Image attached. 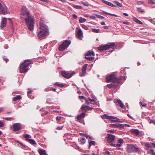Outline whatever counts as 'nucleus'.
Wrapping results in <instances>:
<instances>
[{
  "instance_id": "nucleus-62",
  "label": "nucleus",
  "mask_w": 155,
  "mask_h": 155,
  "mask_svg": "<svg viewBox=\"0 0 155 155\" xmlns=\"http://www.w3.org/2000/svg\"><path fill=\"white\" fill-rule=\"evenodd\" d=\"M60 0L63 3H65L66 2V1L65 0Z\"/></svg>"
},
{
  "instance_id": "nucleus-6",
  "label": "nucleus",
  "mask_w": 155,
  "mask_h": 155,
  "mask_svg": "<svg viewBox=\"0 0 155 155\" xmlns=\"http://www.w3.org/2000/svg\"><path fill=\"white\" fill-rule=\"evenodd\" d=\"M101 117L103 119H107L111 120V123H115L116 122H122V121L119 120V119L117 118L116 117L111 116H108L106 114H104Z\"/></svg>"
},
{
  "instance_id": "nucleus-42",
  "label": "nucleus",
  "mask_w": 155,
  "mask_h": 155,
  "mask_svg": "<svg viewBox=\"0 0 155 155\" xmlns=\"http://www.w3.org/2000/svg\"><path fill=\"white\" fill-rule=\"evenodd\" d=\"M118 143H120L121 144L123 143H124V141L122 139H120L119 140H118Z\"/></svg>"
},
{
  "instance_id": "nucleus-12",
  "label": "nucleus",
  "mask_w": 155,
  "mask_h": 155,
  "mask_svg": "<svg viewBox=\"0 0 155 155\" xmlns=\"http://www.w3.org/2000/svg\"><path fill=\"white\" fill-rule=\"evenodd\" d=\"M62 75L64 77L67 78H70L73 75L72 74L69 73L65 71H62Z\"/></svg>"
},
{
  "instance_id": "nucleus-26",
  "label": "nucleus",
  "mask_w": 155,
  "mask_h": 155,
  "mask_svg": "<svg viewBox=\"0 0 155 155\" xmlns=\"http://www.w3.org/2000/svg\"><path fill=\"white\" fill-rule=\"evenodd\" d=\"M21 98V97L20 95H18L16 97H15L13 98V100L14 101H16L20 99Z\"/></svg>"
},
{
  "instance_id": "nucleus-39",
  "label": "nucleus",
  "mask_w": 155,
  "mask_h": 155,
  "mask_svg": "<svg viewBox=\"0 0 155 155\" xmlns=\"http://www.w3.org/2000/svg\"><path fill=\"white\" fill-rule=\"evenodd\" d=\"M92 30L93 32L97 33L99 32L100 31V30L98 29H93Z\"/></svg>"
},
{
  "instance_id": "nucleus-11",
  "label": "nucleus",
  "mask_w": 155,
  "mask_h": 155,
  "mask_svg": "<svg viewBox=\"0 0 155 155\" xmlns=\"http://www.w3.org/2000/svg\"><path fill=\"white\" fill-rule=\"evenodd\" d=\"M13 131H17L21 129V125L20 123L14 124L11 128Z\"/></svg>"
},
{
  "instance_id": "nucleus-59",
  "label": "nucleus",
  "mask_w": 155,
  "mask_h": 155,
  "mask_svg": "<svg viewBox=\"0 0 155 155\" xmlns=\"http://www.w3.org/2000/svg\"><path fill=\"white\" fill-rule=\"evenodd\" d=\"M3 110H4V109L3 108H2V107L0 108V113L2 112L3 111Z\"/></svg>"
},
{
  "instance_id": "nucleus-18",
  "label": "nucleus",
  "mask_w": 155,
  "mask_h": 155,
  "mask_svg": "<svg viewBox=\"0 0 155 155\" xmlns=\"http://www.w3.org/2000/svg\"><path fill=\"white\" fill-rule=\"evenodd\" d=\"M102 2L106 4L107 5H108L109 6H110L111 7H116V6H115V5H114L111 3L109 2H108L106 1L103 0L102 1Z\"/></svg>"
},
{
  "instance_id": "nucleus-5",
  "label": "nucleus",
  "mask_w": 155,
  "mask_h": 155,
  "mask_svg": "<svg viewBox=\"0 0 155 155\" xmlns=\"http://www.w3.org/2000/svg\"><path fill=\"white\" fill-rule=\"evenodd\" d=\"M106 80L107 82H116L118 84L120 83V81L118 78H117L114 74H111L107 76L106 77Z\"/></svg>"
},
{
  "instance_id": "nucleus-45",
  "label": "nucleus",
  "mask_w": 155,
  "mask_h": 155,
  "mask_svg": "<svg viewBox=\"0 0 155 155\" xmlns=\"http://www.w3.org/2000/svg\"><path fill=\"white\" fill-rule=\"evenodd\" d=\"M141 106L143 107H146L147 105V104L144 103L143 102H141L140 103Z\"/></svg>"
},
{
  "instance_id": "nucleus-46",
  "label": "nucleus",
  "mask_w": 155,
  "mask_h": 155,
  "mask_svg": "<svg viewBox=\"0 0 155 155\" xmlns=\"http://www.w3.org/2000/svg\"><path fill=\"white\" fill-rule=\"evenodd\" d=\"M85 137L87 138L88 139L89 138L90 139L92 140V138L91 137H90L89 135H85Z\"/></svg>"
},
{
  "instance_id": "nucleus-29",
  "label": "nucleus",
  "mask_w": 155,
  "mask_h": 155,
  "mask_svg": "<svg viewBox=\"0 0 155 155\" xmlns=\"http://www.w3.org/2000/svg\"><path fill=\"white\" fill-rule=\"evenodd\" d=\"M109 127H112L117 128L118 127V124H112L109 125Z\"/></svg>"
},
{
  "instance_id": "nucleus-43",
  "label": "nucleus",
  "mask_w": 155,
  "mask_h": 155,
  "mask_svg": "<svg viewBox=\"0 0 155 155\" xmlns=\"http://www.w3.org/2000/svg\"><path fill=\"white\" fill-rule=\"evenodd\" d=\"M114 85L113 84H109L107 85V86L109 88H111L112 87H114Z\"/></svg>"
},
{
  "instance_id": "nucleus-4",
  "label": "nucleus",
  "mask_w": 155,
  "mask_h": 155,
  "mask_svg": "<svg viewBox=\"0 0 155 155\" xmlns=\"http://www.w3.org/2000/svg\"><path fill=\"white\" fill-rule=\"evenodd\" d=\"M27 62H30V61L29 60H25L20 65L19 70L21 73H24L28 70L29 63H27Z\"/></svg>"
},
{
  "instance_id": "nucleus-16",
  "label": "nucleus",
  "mask_w": 155,
  "mask_h": 155,
  "mask_svg": "<svg viewBox=\"0 0 155 155\" xmlns=\"http://www.w3.org/2000/svg\"><path fill=\"white\" fill-rule=\"evenodd\" d=\"M77 36L78 38L81 39L83 37V32L81 29L78 30L77 32Z\"/></svg>"
},
{
  "instance_id": "nucleus-44",
  "label": "nucleus",
  "mask_w": 155,
  "mask_h": 155,
  "mask_svg": "<svg viewBox=\"0 0 155 155\" xmlns=\"http://www.w3.org/2000/svg\"><path fill=\"white\" fill-rule=\"evenodd\" d=\"M143 2L142 1H138L137 3V4L138 5H142L143 4Z\"/></svg>"
},
{
  "instance_id": "nucleus-32",
  "label": "nucleus",
  "mask_w": 155,
  "mask_h": 155,
  "mask_svg": "<svg viewBox=\"0 0 155 155\" xmlns=\"http://www.w3.org/2000/svg\"><path fill=\"white\" fill-rule=\"evenodd\" d=\"M54 85L60 87H63L64 86V85L63 84H60L59 82H56L54 84Z\"/></svg>"
},
{
  "instance_id": "nucleus-47",
  "label": "nucleus",
  "mask_w": 155,
  "mask_h": 155,
  "mask_svg": "<svg viewBox=\"0 0 155 155\" xmlns=\"http://www.w3.org/2000/svg\"><path fill=\"white\" fill-rule=\"evenodd\" d=\"M5 126L4 123L2 121H0V127H4Z\"/></svg>"
},
{
  "instance_id": "nucleus-50",
  "label": "nucleus",
  "mask_w": 155,
  "mask_h": 155,
  "mask_svg": "<svg viewBox=\"0 0 155 155\" xmlns=\"http://www.w3.org/2000/svg\"><path fill=\"white\" fill-rule=\"evenodd\" d=\"M61 117L58 116L56 117V119L58 120L59 121L61 120Z\"/></svg>"
},
{
  "instance_id": "nucleus-7",
  "label": "nucleus",
  "mask_w": 155,
  "mask_h": 155,
  "mask_svg": "<svg viewBox=\"0 0 155 155\" xmlns=\"http://www.w3.org/2000/svg\"><path fill=\"white\" fill-rule=\"evenodd\" d=\"M115 45V44L114 42L109 43L107 44H106L102 45L98 47V49L99 50H106L110 48L114 47Z\"/></svg>"
},
{
  "instance_id": "nucleus-27",
  "label": "nucleus",
  "mask_w": 155,
  "mask_h": 155,
  "mask_svg": "<svg viewBox=\"0 0 155 155\" xmlns=\"http://www.w3.org/2000/svg\"><path fill=\"white\" fill-rule=\"evenodd\" d=\"M86 21V19L85 18L80 17V19L79 20L80 23H84Z\"/></svg>"
},
{
  "instance_id": "nucleus-51",
  "label": "nucleus",
  "mask_w": 155,
  "mask_h": 155,
  "mask_svg": "<svg viewBox=\"0 0 155 155\" xmlns=\"http://www.w3.org/2000/svg\"><path fill=\"white\" fill-rule=\"evenodd\" d=\"M121 144L120 143H118V144H116L115 147H119L121 146Z\"/></svg>"
},
{
  "instance_id": "nucleus-3",
  "label": "nucleus",
  "mask_w": 155,
  "mask_h": 155,
  "mask_svg": "<svg viewBox=\"0 0 155 155\" xmlns=\"http://www.w3.org/2000/svg\"><path fill=\"white\" fill-rule=\"evenodd\" d=\"M85 104H86L87 105H83L81 107V110H85L87 111L88 110H92L93 108L91 107L88 106L90 104H96L97 105L99 106V104L96 101V100L93 98V99L89 97L87 100H85Z\"/></svg>"
},
{
  "instance_id": "nucleus-20",
  "label": "nucleus",
  "mask_w": 155,
  "mask_h": 155,
  "mask_svg": "<svg viewBox=\"0 0 155 155\" xmlns=\"http://www.w3.org/2000/svg\"><path fill=\"white\" fill-rule=\"evenodd\" d=\"M85 113H82L80 115H78L77 117V119L78 120H81L83 117L85 116Z\"/></svg>"
},
{
  "instance_id": "nucleus-25",
  "label": "nucleus",
  "mask_w": 155,
  "mask_h": 155,
  "mask_svg": "<svg viewBox=\"0 0 155 155\" xmlns=\"http://www.w3.org/2000/svg\"><path fill=\"white\" fill-rule=\"evenodd\" d=\"M73 6L74 8L77 9H81L83 8L82 7L79 5H73Z\"/></svg>"
},
{
  "instance_id": "nucleus-9",
  "label": "nucleus",
  "mask_w": 155,
  "mask_h": 155,
  "mask_svg": "<svg viewBox=\"0 0 155 155\" xmlns=\"http://www.w3.org/2000/svg\"><path fill=\"white\" fill-rule=\"evenodd\" d=\"M8 13L9 10L7 7L5 5L3 6L0 2V14L5 15Z\"/></svg>"
},
{
  "instance_id": "nucleus-30",
  "label": "nucleus",
  "mask_w": 155,
  "mask_h": 155,
  "mask_svg": "<svg viewBox=\"0 0 155 155\" xmlns=\"http://www.w3.org/2000/svg\"><path fill=\"white\" fill-rule=\"evenodd\" d=\"M114 2L119 7H123V5L121 4L118 2L117 1H114Z\"/></svg>"
},
{
  "instance_id": "nucleus-19",
  "label": "nucleus",
  "mask_w": 155,
  "mask_h": 155,
  "mask_svg": "<svg viewBox=\"0 0 155 155\" xmlns=\"http://www.w3.org/2000/svg\"><path fill=\"white\" fill-rule=\"evenodd\" d=\"M94 52L90 50L88 51L87 53L86 54V56H94Z\"/></svg>"
},
{
  "instance_id": "nucleus-21",
  "label": "nucleus",
  "mask_w": 155,
  "mask_h": 155,
  "mask_svg": "<svg viewBox=\"0 0 155 155\" xmlns=\"http://www.w3.org/2000/svg\"><path fill=\"white\" fill-rule=\"evenodd\" d=\"M131 132L135 134L136 136H137L139 134V132L138 130L134 129L132 130Z\"/></svg>"
},
{
  "instance_id": "nucleus-48",
  "label": "nucleus",
  "mask_w": 155,
  "mask_h": 155,
  "mask_svg": "<svg viewBox=\"0 0 155 155\" xmlns=\"http://www.w3.org/2000/svg\"><path fill=\"white\" fill-rule=\"evenodd\" d=\"M97 17H98L100 18L103 19V18H104V17L103 16L99 15H97Z\"/></svg>"
},
{
  "instance_id": "nucleus-31",
  "label": "nucleus",
  "mask_w": 155,
  "mask_h": 155,
  "mask_svg": "<svg viewBox=\"0 0 155 155\" xmlns=\"http://www.w3.org/2000/svg\"><path fill=\"white\" fill-rule=\"evenodd\" d=\"M85 58L86 59H87L89 61H92L94 59V57H89L88 56H86L85 57Z\"/></svg>"
},
{
  "instance_id": "nucleus-40",
  "label": "nucleus",
  "mask_w": 155,
  "mask_h": 155,
  "mask_svg": "<svg viewBox=\"0 0 155 155\" xmlns=\"http://www.w3.org/2000/svg\"><path fill=\"white\" fill-rule=\"evenodd\" d=\"M148 2L149 4L151 5H153L154 4V2L153 0H148Z\"/></svg>"
},
{
  "instance_id": "nucleus-54",
  "label": "nucleus",
  "mask_w": 155,
  "mask_h": 155,
  "mask_svg": "<svg viewBox=\"0 0 155 155\" xmlns=\"http://www.w3.org/2000/svg\"><path fill=\"white\" fill-rule=\"evenodd\" d=\"M62 128H63V127H58L57 128V129L58 130H61L62 129Z\"/></svg>"
},
{
  "instance_id": "nucleus-61",
  "label": "nucleus",
  "mask_w": 155,
  "mask_h": 155,
  "mask_svg": "<svg viewBox=\"0 0 155 155\" xmlns=\"http://www.w3.org/2000/svg\"><path fill=\"white\" fill-rule=\"evenodd\" d=\"M103 13L104 14H106L107 15H109V14H110V13H108V12H104V11L103 12Z\"/></svg>"
},
{
  "instance_id": "nucleus-41",
  "label": "nucleus",
  "mask_w": 155,
  "mask_h": 155,
  "mask_svg": "<svg viewBox=\"0 0 155 155\" xmlns=\"http://www.w3.org/2000/svg\"><path fill=\"white\" fill-rule=\"evenodd\" d=\"M25 138L28 141V139H29V138H31V136L27 134L25 135Z\"/></svg>"
},
{
  "instance_id": "nucleus-2",
  "label": "nucleus",
  "mask_w": 155,
  "mask_h": 155,
  "mask_svg": "<svg viewBox=\"0 0 155 155\" xmlns=\"http://www.w3.org/2000/svg\"><path fill=\"white\" fill-rule=\"evenodd\" d=\"M49 34L48 27L41 19L40 21V30L38 34V36L40 39L45 38Z\"/></svg>"
},
{
  "instance_id": "nucleus-38",
  "label": "nucleus",
  "mask_w": 155,
  "mask_h": 155,
  "mask_svg": "<svg viewBox=\"0 0 155 155\" xmlns=\"http://www.w3.org/2000/svg\"><path fill=\"white\" fill-rule=\"evenodd\" d=\"M137 11L139 12H144V10L142 9L141 8H137Z\"/></svg>"
},
{
  "instance_id": "nucleus-23",
  "label": "nucleus",
  "mask_w": 155,
  "mask_h": 155,
  "mask_svg": "<svg viewBox=\"0 0 155 155\" xmlns=\"http://www.w3.org/2000/svg\"><path fill=\"white\" fill-rule=\"evenodd\" d=\"M133 20L134 21L136 22L137 23L139 24H142L143 23L140 21L139 20H138L136 18H133Z\"/></svg>"
},
{
  "instance_id": "nucleus-8",
  "label": "nucleus",
  "mask_w": 155,
  "mask_h": 155,
  "mask_svg": "<svg viewBox=\"0 0 155 155\" xmlns=\"http://www.w3.org/2000/svg\"><path fill=\"white\" fill-rule=\"evenodd\" d=\"M70 43L71 41H70L66 40L59 46V50H64L68 46Z\"/></svg>"
},
{
  "instance_id": "nucleus-49",
  "label": "nucleus",
  "mask_w": 155,
  "mask_h": 155,
  "mask_svg": "<svg viewBox=\"0 0 155 155\" xmlns=\"http://www.w3.org/2000/svg\"><path fill=\"white\" fill-rule=\"evenodd\" d=\"M115 130H108L107 132H110L111 133H114L115 132Z\"/></svg>"
},
{
  "instance_id": "nucleus-35",
  "label": "nucleus",
  "mask_w": 155,
  "mask_h": 155,
  "mask_svg": "<svg viewBox=\"0 0 155 155\" xmlns=\"http://www.w3.org/2000/svg\"><path fill=\"white\" fill-rule=\"evenodd\" d=\"M145 146L146 147V149H148L150 147V144L148 143H146L145 144Z\"/></svg>"
},
{
  "instance_id": "nucleus-28",
  "label": "nucleus",
  "mask_w": 155,
  "mask_h": 155,
  "mask_svg": "<svg viewBox=\"0 0 155 155\" xmlns=\"http://www.w3.org/2000/svg\"><path fill=\"white\" fill-rule=\"evenodd\" d=\"M28 141L31 144H36L35 141L33 139H28Z\"/></svg>"
},
{
  "instance_id": "nucleus-57",
  "label": "nucleus",
  "mask_w": 155,
  "mask_h": 155,
  "mask_svg": "<svg viewBox=\"0 0 155 155\" xmlns=\"http://www.w3.org/2000/svg\"><path fill=\"white\" fill-rule=\"evenodd\" d=\"M101 24L102 25H105V23L104 21H102L101 22Z\"/></svg>"
},
{
  "instance_id": "nucleus-58",
  "label": "nucleus",
  "mask_w": 155,
  "mask_h": 155,
  "mask_svg": "<svg viewBox=\"0 0 155 155\" xmlns=\"http://www.w3.org/2000/svg\"><path fill=\"white\" fill-rule=\"evenodd\" d=\"M73 17L74 18H76L77 17V15L75 14H74L73 15Z\"/></svg>"
},
{
  "instance_id": "nucleus-13",
  "label": "nucleus",
  "mask_w": 155,
  "mask_h": 155,
  "mask_svg": "<svg viewBox=\"0 0 155 155\" xmlns=\"http://www.w3.org/2000/svg\"><path fill=\"white\" fill-rule=\"evenodd\" d=\"M107 141L109 143H110L115 140V136L113 135L110 134H107Z\"/></svg>"
},
{
  "instance_id": "nucleus-22",
  "label": "nucleus",
  "mask_w": 155,
  "mask_h": 155,
  "mask_svg": "<svg viewBox=\"0 0 155 155\" xmlns=\"http://www.w3.org/2000/svg\"><path fill=\"white\" fill-rule=\"evenodd\" d=\"M117 102L118 103L120 106L121 108H123L125 107L124 104H123L122 101L119 99H117Z\"/></svg>"
},
{
  "instance_id": "nucleus-53",
  "label": "nucleus",
  "mask_w": 155,
  "mask_h": 155,
  "mask_svg": "<svg viewBox=\"0 0 155 155\" xmlns=\"http://www.w3.org/2000/svg\"><path fill=\"white\" fill-rule=\"evenodd\" d=\"M123 23L124 24H127V25H129V24H130V22H128V21H124L123 22Z\"/></svg>"
},
{
  "instance_id": "nucleus-33",
  "label": "nucleus",
  "mask_w": 155,
  "mask_h": 155,
  "mask_svg": "<svg viewBox=\"0 0 155 155\" xmlns=\"http://www.w3.org/2000/svg\"><path fill=\"white\" fill-rule=\"evenodd\" d=\"M118 127H120V128H123L124 127V125H126L127 126H128V125L126 124H118Z\"/></svg>"
},
{
  "instance_id": "nucleus-10",
  "label": "nucleus",
  "mask_w": 155,
  "mask_h": 155,
  "mask_svg": "<svg viewBox=\"0 0 155 155\" xmlns=\"http://www.w3.org/2000/svg\"><path fill=\"white\" fill-rule=\"evenodd\" d=\"M127 150L129 152L133 151L138 152L139 151V148L133 145H128L127 147Z\"/></svg>"
},
{
  "instance_id": "nucleus-52",
  "label": "nucleus",
  "mask_w": 155,
  "mask_h": 155,
  "mask_svg": "<svg viewBox=\"0 0 155 155\" xmlns=\"http://www.w3.org/2000/svg\"><path fill=\"white\" fill-rule=\"evenodd\" d=\"M150 153H152L153 155H155V154L154 152V151L152 149H151L150 150Z\"/></svg>"
},
{
  "instance_id": "nucleus-15",
  "label": "nucleus",
  "mask_w": 155,
  "mask_h": 155,
  "mask_svg": "<svg viewBox=\"0 0 155 155\" xmlns=\"http://www.w3.org/2000/svg\"><path fill=\"white\" fill-rule=\"evenodd\" d=\"M87 65V64H85L83 66L82 69V73L80 74V76L83 77L85 75L86 73V70Z\"/></svg>"
},
{
  "instance_id": "nucleus-60",
  "label": "nucleus",
  "mask_w": 155,
  "mask_h": 155,
  "mask_svg": "<svg viewBox=\"0 0 155 155\" xmlns=\"http://www.w3.org/2000/svg\"><path fill=\"white\" fill-rule=\"evenodd\" d=\"M109 15H114V16H116V17H117V15H115V14H112L110 13Z\"/></svg>"
},
{
  "instance_id": "nucleus-56",
  "label": "nucleus",
  "mask_w": 155,
  "mask_h": 155,
  "mask_svg": "<svg viewBox=\"0 0 155 155\" xmlns=\"http://www.w3.org/2000/svg\"><path fill=\"white\" fill-rule=\"evenodd\" d=\"M90 17L92 19H95L96 18L94 16H90Z\"/></svg>"
},
{
  "instance_id": "nucleus-14",
  "label": "nucleus",
  "mask_w": 155,
  "mask_h": 155,
  "mask_svg": "<svg viewBox=\"0 0 155 155\" xmlns=\"http://www.w3.org/2000/svg\"><path fill=\"white\" fill-rule=\"evenodd\" d=\"M7 22V18L5 17L2 18V20L1 21V24L0 26V27L2 28H4L6 26Z\"/></svg>"
},
{
  "instance_id": "nucleus-24",
  "label": "nucleus",
  "mask_w": 155,
  "mask_h": 155,
  "mask_svg": "<svg viewBox=\"0 0 155 155\" xmlns=\"http://www.w3.org/2000/svg\"><path fill=\"white\" fill-rule=\"evenodd\" d=\"M79 140H80L81 143L82 144H84L85 142V139L82 137L79 139Z\"/></svg>"
},
{
  "instance_id": "nucleus-63",
  "label": "nucleus",
  "mask_w": 155,
  "mask_h": 155,
  "mask_svg": "<svg viewBox=\"0 0 155 155\" xmlns=\"http://www.w3.org/2000/svg\"><path fill=\"white\" fill-rule=\"evenodd\" d=\"M110 145H111V146H115V147L116 144H114V143H110Z\"/></svg>"
},
{
  "instance_id": "nucleus-17",
  "label": "nucleus",
  "mask_w": 155,
  "mask_h": 155,
  "mask_svg": "<svg viewBox=\"0 0 155 155\" xmlns=\"http://www.w3.org/2000/svg\"><path fill=\"white\" fill-rule=\"evenodd\" d=\"M38 152L40 154V155H48L46 153V152L45 150L40 149L38 150Z\"/></svg>"
},
{
  "instance_id": "nucleus-55",
  "label": "nucleus",
  "mask_w": 155,
  "mask_h": 155,
  "mask_svg": "<svg viewBox=\"0 0 155 155\" xmlns=\"http://www.w3.org/2000/svg\"><path fill=\"white\" fill-rule=\"evenodd\" d=\"M4 60L6 62H7L9 61V59L7 58H4Z\"/></svg>"
},
{
  "instance_id": "nucleus-1",
  "label": "nucleus",
  "mask_w": 155,
  "mask_h": 155,
  "mask_svg": "<svg viewBox=\"0 0 155 155\" xmlns=\"http://www.w3.org/2000/svg\"><path fill=\"white\" fill-rule=\"evenodd\" d=\"M21 17L24 18L28 29L30 31L32 30L34 27V18L25 7H23L21 9Z\"/></svg>"
},
{
  "instance_id": "nucleus-37",
  "label": "nucleus",
  "mask_w": 155,
  "mask_h": 155,
  "mask_svg": "<svg viewBox=\"0 0 155 155\" xmlns=\"http://www.w3.org/2000/svg\"><path fill=\"white\" fill-rule=\"evenodd\" d=\"M82 27L86 30H88L89 29V28L87 26L83 24L82 25Z\"/></svg>"
},
{
  "instance_id": "nucleus-36",
  "label": "nucleus",
  "mask_w": 155,
  "mask_h": 155,
  "mask_svg": "<svg viewBox=\"0 0 155 155\" xmlns=\"http://www.w3.org/2000/svg\"><path fill=\"white\" fill-rule=\"evenodd\" d=\"M89 148H90V147L91 146V145H94V144L95 142L94 141H89Z\"/></svg>"
},
{
  "instance_id": "nucleus-64",
  "label": "nucleus",
  "mask_w": 155,
  "mask_h": 155,
  "mask_svg": "<svg viewBox=\"0 0 155 155\" xmlns=\"http://www.w3.org/2000/svg\"><path fill=\"white\" fill-rule=\"evenodd\" d=\"M24 148H26L27 147V146L23 144L22 145H21Z\"/></svg>"
},
{
  "instance_id": "nucleus-34",
  "label": "nucleus",
  "mask_w": 155,
  "mask_h": 155,
  "mask_svg": "<svg viewBox=\"0 0 155 155\" xmlns=\"http://www.w3.org/2000/svg\"><path fill=\"white\" fill-rule=\"evenodd\" d=\"M81 3L82 4H83L85 6H89V3L87 2H81Z\"/></svg>"
}]
</instances>
